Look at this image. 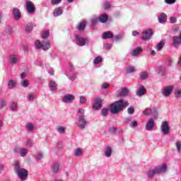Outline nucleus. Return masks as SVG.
Instances as JSON below:
<instances>
[{
	"instance_id": "f257e3e1",
	"label": "nucleus",
	"mask_w": 181,
	"mask_h": 181,
	"mask_svg": "<svg viewBox=\"0 0 181 181\" xmlns=\"http://www.w3.org/2000/svg\"><path fill=\"white\" fill-rule=\"evenodd\" d=\"M168 172V164L166 163L157 165L153 168H149L146 171L148 179H153L155 175H160V173H166Z\"/></svg>"
},
{
	"instance_id": "f03ea898",
	"label": "nucleus",
	"mask_w": 181,
	"mask_h": 181,
	"mask_svg": "<svg viewBox=\"0 0 181 181\" xmlns=\"http://www.w3.org/2000/svg\"><path fill=\"white\" fill-rule=\"evenodd\" d=\"M48 36H50V33L49 31L45 30L42 33V39H44L42 42H40L39 40L35 41V46L37 50H49L50 49V41L47 39Z\"/></svg>"
},
{
	"instance_id": "7ed1b4c3",
	"label": "nucleus",
	"mask_w": 181,
	"mask_h": 181,
	"mask_svg": "<svg viewBox=\"0 0 181 181\" xmlns=\"http://www.w3.org/2000/svg\"><path fill=\"white\" fill-rule=\"evenodd\" d=\"M128 105H129L128 101L119 100L112 103L109 107V110L112 114L116 115L118 114L119 111L125 110V108L127 107Z\"/></svg>"
},
{
	"instance_id": "20e7f679",
	"label": "nucleus",
	"mask_w": 181,
	"mask_h": 181,
	"mask_svg": "<svg viewBox=\"0 0 181 181\" xmlns=\"http://www.w3.org/2000/svg\"><path fill=\"white\" fill-rule=\"evenodd\" d=\"M14 172L21 180H25L28 177V172L26 169L22 168L21 163L18 160L14 161Z\"/></svg>"
},
{
	"instance_id": "39448f33",
	"label": "nucleus",
	"mask_w": 181,
	"mask_h": 181,
	"mask_svg": "<svg viewBox=\"0 0 181 181\" xmlns=\"http://www.w3.org/2000/svg\"><path fill=\"white\" fill-rule=\"evenodd\" d=\"M26 11L30 15H32V13H35V11H36V7L35 6V4L30 1H27L26 3Z\"/></svg>"
},
{
	"instance_id": "423d86ee",
	"label": "nucleus",
	"mask_w": 181,
	"mask_h": 181,
	"mask_svg": "<svg viewBox=\"0 0 181 181\" xmlns=\"http://www.w3.org/2000/svg\"><path fill=\"white\" fill-rule=\"evenodd\" d=\"M74 100H76V96H74V95L67 94L63 97V98L62 99V101L64 104H71V103H73Z\"/></svg>"
},
{
	"instance_id": "0eeeda50",
	"label": "nucleus",
	"mask_w": 181,
	"mask_h": 181,
	"mask_svg": "<svg viewBox=\"0 0 181 181\" xmlns=\"http://www.w3.org/2000/svg\"><path fill=\"white\" fill-rule=\"evenodd\" d=\"M29 150L26 148H21L20 147H15L13 148L14 153H20L22 158H25L28 155Z\"/></svg>"
},
{
	"instance_id": "6e6552de",
	"label": "nucleus",
	"mask_w": 181,
	"mask_h": 181,
	"mask_svg": "<svg viewBox=\"0 0 181 181\" xmlns=\"http://www.w3.org/2000/svg\"><path fill=\"white\" fill-rule=\"evenodd\" d=\"M170 128L169 127V122L167 121L162 122L160 126V131L164 135H168L169 134V131Z\"/></svg>"
},
{
	"instance_id": "1a4fd4ad",
	"label": "nucleus",
	"mask_w": 181,
	"mask_h": 181,
	"mask_svg": "<svg viewBox=\"0 0 181 181\" xmlns=\"http://www.w3.org/2000/svg\"><path fill=\"white\" fill-rule=\"evenodd\" d=\"M172 91H173V86H166L161 90V94L164 97H169L172 94Z\"/></svg>"
},
{
	"instance_id": "9d476101",
	"label": "nucleus",
	"mask_w": 181,
	"mask_h": 181,
	"mask_svg": "<svg viewBox=\"0 0 181 181\" xmlns=\"http://www.w3.org/2000/svg\"><path fill=\"white\" fill-rule=\"evenodd\" d=\"M152 35H153V32L152 30H146L143 32V35L141 37V40H149L151 39Z\"/></svg>"
},
{
	"instance_id": "9b49d317",
	"label": "nucleus",
	"mask_w": 181,
	"mask_h": 181,
	"mask_svg": "<svg viewBox=\"0 0 181 181\" xmlns=\"http://www.w3.org/2000/svg\"><path fill=\"white\" fill-rule=\"evenodd\" d=\"M75 39H76V45H78V46H86V39L78 35H75Z\"/></svg>"
},
{
	"instance_id": "f8f14e48",
	"label": "nucleus",
	"mask_w": 181,
	"mask_h": 181,
	"mask_svg": "<svg viewBox=\"0 0 181 181\" xmlns=\"http://www.w3.org/2000/svg\"><path fill=\"white\" fill-rule=\"evenodd\" d=\"M155 127V120L153 118L148 119L146 123V131H152Z\"/></svg>"
},
{
	"instance_id": "ddd939ff",
	"label": "nucleus",
	"mask_w": 181,
	"mask_h": 181,
	"mask_svg": "<svg viewBox=\"0 0 181 181\" xmlns=\"http://www.w3.org/2000/svg\"><path fill=\"white\" fill-rule=\"evenodd\" d=\"M101 103H102L101 98H96L95 99L94 104L93 105V110H95V111H98V110H101V107H102Z\"/></svg>"
},
{
	"instance_id": "4468645a",
	"label": "nucleus",
	"mask_w": 181,
	"mask_h": 181,
	"mask_svg": "<svg viewBox=\"0 0 181 181\" xmlns=\"http://www.w3.org/2000/svg\"><path fill=\"white\" fill-rule=\"evenodd\" d=\"M88 124V122L86 120V118L78 119V128H79V129L83 130L84 129V128H86V127H87Z\"/></svg>"
},
{
	"instance_id": "2eb2a0df",
	"label": "nucleus",
	"mask_w": 181,
	"mask_h": 181,
	"mask_svg": "<svg viewBox=\"0 0 181 181\" xmlns=\"http://www.w3.org/2000/svg\"><path fill=\"white\" fill-rule=\"evenodd\" d=\"M63 7H57L54 9L52 15L54 18H57L59 16H62L63 15Z\"/></svg>"
},
{
	"instance_id": "dca6fc26",
	"label": "nucleus",
	"mask_w": 181,
	"mask_h": 181,
	"mask_svg": "<svg viewBox=\"0 0 181 181\" xmlns=\"http://www.w3.org/2000/svg\"><path fill=\"white\" fill-rule=\"evenodd\" d=\"M103 155L105 158H111L112 156V147L107 146L103 151Z\"/></svg>"
},
{
	"instance_id": "f3484780",
	"label": "nucleus",
	"mask_w": 181,
	"mask_h": 181,
	"mask_svg": "<svg viewBox=\"0 0 181 181\" xmlns=\"http://www.w3.org/2000/svg\"><path fill=\"white\" fill-rule=\"evenodd\" d=\"M13 14L14 16L15 21H19L22 18V13H21V10L18 8H14L13 9Z\"/></svg>"
},
{
	"instance_id": "a211bd4d",
	"label": "nucleus",
	"mask_w": 181,
	"mask_h": 181,
	"mask_svg": "<svg viewBox=\"0 0 181 181\" xmlns=\"http://www.w3.org/2000/svg\"><path fill=\"white\" fill-rule=\"evenodd\" d=\"M173 45L174 47H179L181 45V38L180 37L174 36L173 37Z\"/></svg>"
},
{
	"instance_id": "6ab92c4d",
	"label": "nucleus",
	"mask_w": 181,
	"mask_h": 181,
	"mask_svg": "<svg viewBox=\"0 0 181 181\" xmlns=\"http://www.w3.org/2000/svg\"><path fill=\"white\" fill-rule=\"evenodd\" d=\"M18 62H19V57H18L17 55H11L10 57V61H9L10 64L13 66L15 64H18Z\"/></svg>"
},
{
	"instance_id": "aec40b11",
	"label": "nucleus",
	"mask_w": 181,
	"mask_h": 181,
	"mask_svg": "<svg viewBox=\"0 0 181 181\" xmlns=\"http://www.w3.org/2000/svg\"><path fill=\"white\" fill-rule=\"evenodd\" d=\"M112 37H114V34L111 31L104 32L102 35L103 40H105V39H112Z\"/></svg>"
},
{
	"instance_id": "412c9836",
	"label": "nucleus",
	"mask_w": 181,
	"mask_h": 181,
	"mask_svg": "<svg viewBox=\"0 0 181 181\" xmlns=\"http://www.w3.org/2000/svg\"><path fill=\"white\" fill-rule=\"evenodd\" d=\"M25 128L27 132H33L35 131V124L28 122L25 124Z\"/></svg>"
},
{
	"instance_id": "4be33fe9",
	"label": "nucleus",
	"mask_w": 181,
	"mask_h": 181,
	"mask_svg": "<svg viewBox=\"0 0 181 181\" xmlns=\"http://www.w3.org/2000/svg\"><path fill=\"white\" fill-rule=\"evenodd\" d=\"M49 87L52 93H56V90H57V84L56 83L55 81H49Z\"/></svg>"
},
{
	"instance_id": "5701e85b",
	"label": "nucleus",
	"mask_w": 181,
	"mask_h": 181,
	"mask_svg": "<svg viewBox=\"0 0 181 181\" xmlns=\"http://www.w3.org/2000/svg\"><path fill=\"white\" fill-rule=\"evenodd\" d=\"M140 53H142V48L141 47H138L132 50L130 54L131 56L135 57L138 56Z\"/></svg>"
},
{
	"instance_id": "b1692460",
	"label": "nucleus",
	"mask_w": 181,
	"mask_h": 181,
	"mask_svg": "<svg viewBox=\"0 0 181 181\" xmlns=\"http://www.w3.org/2000/svg\"><path fill=\"white\" fill-rule=\"evenodd\" d=\"M145 93H146V89L144 86H140L137 89L136 94L138 97H142V95H145Z\"/></svg>"
},
{
	"instance_id": "393cba45",
	"label": "nucleus",
	"mask_w": 181,
	"mask_h": 181,
	"mask_svg": "<svg viewBox=\"0 0 181 181\" xmlns=\"http://www.w3.org/2000/svg\"><path fill=\"white\" fill-rule=\"evenodd\" d=\"M83 150L81 148H77L74 150V156L76 158H80V156H83Z\"/></svg>"
},
{
	"instance_id": "a878e982",
	"label": "nucleus",
	"mask_w": 181,
	"mask_h": 181,
	"mask_svg": "<svg viewBox=\"0 0 181 181\" xmlns=\"http://www.w3.org/2000/svg\"><path fill=\"white\" fill-rule=\"evenodd\" d=\"M168 16L165 13H162L159 16H158V22L160 23H166Z\"/></svg>"
},
{
	"instance_id": "bb28decb",
	"label": "nucleus",
	"mask_w": 181,
	"mask_h": 181,
	"mask_svg": "<svg viewBox=\"0 0 181 181\" xmlns=\"http://www.w3.org/2000/svg\"><path fill=\"white\" fill-rule=\"evenodd\" d=\"M98 19L101 23H105V22L108 21V15L101 14L99 17H98Z\"/></svg>"
},
{
	"instance_id": "cd10ccee",
	"label": "nucleus",
	"mask_w": 181,
	"mask_h": 181,
	"mask_svg": "<svg viewBox=\"0 0 181 181\" xmlns=\"http://www.w3.org/2000/svg\"><path fill=\"white\" fill-rule=\"evenodd\" d=\"M76 29L80 32L86 29V21H81L79 22L76 26Z\"/></svg>"
},
{
	"instance_id": "c85d7f7f",
	"label": "nucleus",
	"mask_w": 181,
	"mask_h": 181,
	"mask_svg": "<svg viewBox=\"0 0 181 181\" xmlns=\"http://www.w3.org/2000/svg\"><path fill=\"white\" fill-rule=\"evenodd\" d=\"M59 170H60V164L57 163H54L52 167V172L53 173H59Z\"/></svg>"
},
{
	"instance_id": "c756f323",
	"label": "nucleus",
	"mask_w": 181,
	"mask_h": 181,
	"mask_svg": "<svg viewBox=\"0 0 181 181\" xmlns=\"http://www.w3.org/2000/svg\"><path fill=\"white\" fill-rule=\"evenodd\" d=\"M128 93H129V90L128 89H127V88H123L119 92V97H127V95H128Z\"/></svg>"
},
{
	"instance_id": "7c9ffc66",
	"label": "nucleus",
	"mask_w": 181,
	"mask_h": 181,
	"mask_svg": "<svg viewBox=\"0 0 181 181\" xmlns=\"http://www.w3.org/2000/svg\"><path fill=\"white\" fill-rule=\"evenodd\" d=\"M8 88H15V87H16V81H14V80H10L8 82Z\"/></svg>"
},
{
	"instance_id": "2f4dec72",
	"label": "nucleus",
	"mask_w": 181,
	"mask_h": 181,
	"mask_svg": "<svg viewBox=\"0 0 181 181\" xmlns=\"http://www.w3.org/2000/svg\"><path fill=\"white\" fill-rule=\"evenodd\" d=\"M84 112H85L84 109H78V119H81V118H85V117H84Z\"/></svg>"
},
{
	"instance_id": "473e14b6",
	"label": "nucleus",
	"mask_w": 181,
	"mask_h": 181,
	"mask_svg": "<svg viewBox=\"0 0 181 181\" xmlns=\"http://www.w3.org/2000/svg\"><path fill=\"white\" fill-rule=\"evenodd\" d=\"M21 87H23V88H28V87H29V81L28 80L21 81Z\"/></svg>"
},
{
	"instance_id": "72a5a7b5",
	"label": "nucleus",
	"mask_w": 181,
	"mask_h": 181,
	"mask_svg": "<svg viewBox=\"0 0 181 181\" xmlns=\"http://www.w3.org/2000/svg\"><path fill=\"white\" fill-rule=\"evenodd\" d=\"M102 62H103V57L101 56H98L94 59L93 64H100V63H102Z\"/></svg>"
},
{
	"instance_id": "f704fd0d",
	"label": "nucleus",
	"mask_w": 181,
	"mask_h": 181,
	"mask_svg": "<svg viewBox=\"0 0 181 181\" xmlns=\"http://www.w3.org/2000/svg\"><path fill=\"white\" fill-rule=\"evenodd\" d=\"M164 45H165V43L163 42V41L160 42L156 46V50H158V52H160V50H162V49H163Z\"/></svg>"
},
{
	"instance_id": "c9c22d12",
	"label": "nucleus",
	"mask_w": 181,
	"mask_h": 181,
	"mask_svg": "<svg viewBox=\"0 0 181 181\" xmlns=\"http://www.w3.org/2000/svg\"><path fill=\"white\" fill-rule=\"evenodd\" d=\"M152 110L150 107H147L143 111V114L144 115H152Z\"/></svg>"
},
{
	"instance_id": "e433bc0d",
	"label": "nucleus",
	"mask_w": 181,
	"mask_h": 181,
	"mask_svg": "<svg viewBox=\"0 0 181 181\" xmlns=\"http://www.w3.org/2000/svg\"><path fill=\"white\" fill-rule=\"evenodd\" d=\"M140 80H146L148 78V73L146 72H141L139 75Z\"/></svg>"
},
{
	"instance_id": "4c0bfd02",
	"label": "nucleus",
	"mask_w": 181,
	"mask_h": 181,
	"mask_svg": "<svg viewBox=\"0 0 181 181\" xmlns=\"http://www.w3.org/2000/svg\"><path fill=\"white\" fill-rule=\"evenodd\" d=\"M11 111H16L18 110V103L16 102H13L10 106Z\"/></svg>"
},
{
	"instance_id": "58836bf2",
	"label": "nucleus",
	"mask_w": 181,
	"mask_h": 181,
	"mask_svg": "<svg viewBox=\"0 0 181 181\" xmlns=\"http://www.w3.org/2000/svg\"><path fill=\"white\" fill-rule=\"evenodd\" d=\"M4 33V35H11L12 33V28L11 27H6Z\"/></svg>"
},
{
	"instance_id": "ea45409f",
	"label": "nucleus",
	"mask_w": 181,
	"mask_h": 181,
	"mask_svg": "<svg viewBox=\"0 0 181 181\" xmlns=\"http://www.w3.org/2000/svg\"><path fill=\"white\" fill-rule=\"evenodd\" d=\"M165 71H166V69L163 66H159L158 68V74H160V76H163L165 74Z\"/></svg>"
},
{
	"instance_id": "a19ab883",
	"label": "nucleus",
	"mask_w": 181,
	"mask_h": 181,
	"mask_svg": "<svg viewBox=\"0 0 181 181\" xmlns=\"http://www.w3.org/2000/svg\"><path fill=\"white\" fill-rule=\"evenodd\" d=\"M86 103H87V98H86V97H84V96H80L79 97V103L83 105V104H86Z\"/></svg>"
},
{
	"instance_id": "79ce46f5",
	"label": "nucleus",
	"mask_w": 181,
	"mask_h": 181,
	"mask_svg": "<svg viewBox=\"0 0 181 181\" xmlns=\"http://www.w3.org/2000/svg\"><path fill=\"white\" fill-rule=\"evenodd\" d=\"M151 115H153L154 117V118H157V117L158 115V108L154 107L153 109H152Z\"/></svg>"
},
{
	"instance_id": "37998d69",
	"label": "nucleus",
	"mask_w": 181,
	"mask_h": 181,
	"mask_svg": "<svg viewBox=\"0 0 181 181\" xmlns=\"http://www.w3.org/2000/svg\"><path fill=\"white\" fill-rule=\"evenodd\" d=\"M35 97H36V95H35V94H28L27 95V100H28V101H33V100H35Z\"/></svg>"
},
{
	"instance_id": "c03bdc74",
	"label": "nucleus",
	"mask_w": 181,
	"mask_h": 181,
	"mask_svg": "<svg viewBox=\"0 0 181 181\" xmlns=\"http://www.w3.org/2000/svg\"><path fill=\"white\" fill-rule=\"evenodd\" d=\"M175 148L177 149L178 152H181V141H177L175 142Z\"/></svg>"
},
{
	"instance_id": "a18cd8bd",
	"label": "nucleus",
	"mask_w": 181,
	"mask_h": 181,
	"mask_svg": "<svg viewBox=\"0 0 181 181\" xmlns=\"http://www.w3.org/2000/svg\"><path fill=\"white\" fill-rule=\"evenodd\" d=\"M135 72V67L130 66L127 68V73L131 74V73H134Z\"/></svg>"
},
{
	"instance_id": "49530a36",
	"label": "nucleus",
	"mask_w": 181,
	"mask_h": 181,
	"mask_svg": "<svg viewBox=\"0 0 181 181\" xmlns=\"http://www.w3.org/2000/svg\"><path fill=\"white\" fill-rule=\"evenodd\" d=\"M57 132L59 134H64L66 132V127H59L57 128Z\"/></svg>"
},
{
	"instance_id": "de8ad7c7",
	"label": "nucleus",
	"mask_w": 181,
	"mask_h": 181,
	"mask_svg": "<svg viewBox=\"0 0 181 181\" xmlns=\"http://www.w3.org/2000/svg\"><path fill=\"white\" fill-rule=\"evenodd\" d=\"M127 112L128 114H129L130 115H132V114H134L135 112V109L132 107L130 106L129 107H128L127 109Z\"/></svg>"
},
{
	"instance_id": "09e8293b",
	"label": "nucleus",
	"mask_w": 181,
	"mask_h": 181,
	"mask_svg": "<svg viewBox=\"0 0 181 181\" xmlns=\"http://www.w3.org/2000/svg\"><path fill=\"white\" fill-rule=\"evenodd\" d=\"M43 158V153L39 152L37 153V156L35 157L36 160H40V159Z\"/></svg>"
},
{
	"instance_id": "8fccbe9b",
	"label": "nucleus",
	"mask_w": 181,
	"mask_h": 181,
	"mask_svg": "<svg viewBox=\"0 0 181 181\" xmlns=\"http://www.w3.org/2000/svg\"><path fill=\"white\" fill-rule=\"evenodd\" d=\"M129 125L131 128H135L136 127H138V122L136 121H133L130 122Z\"/></svg>"
},
{
	"instance_id": "3c124183",
	"label": "nucleus",
	"mask_w": 181,
	"mask_h": 181,
	"mask_svg": "<svg viewBox=\"0 0 181 181\" xmlns=\"http://www.w3.org/2000/svg\"><path fill=\"white\" fill-rule=\"evenodd\" d=\"M165 3L168 5H173L175 2H176V0H164Z\"/></svg>"
},
{
	"instance_id": "603ef678",
	"label": "nucleus",
	"mask_w": 181,
	"mask_h": 181,
	"mask_svg": "<svg viewBox=\"0 0 181 181\" xmlns=\"http://www.w3.org/2000/svg\"><path fill=\"white\" fill-rule=\"evenodd\" d=\"M176 22H177V18H176V17L172 16L170 18V23H176Z\"/></svg>"
},
{
	"instance_id": "864d4df0",
	"label": "nucleus",
	"mask_w": 181,
	"mask_h": 181,
	"mask_svg": "<svg viewBox=\"0 0 181 181\" xmlns=\"http://www.w3.org/2000/svg\"><path fill=\"white\" fill-rule=\"evenodd\" d=\"M62 2V0H52L51 5H59Z\"/></svg>"
},
{
	"instance_id": "5fc2aeb1",
	"label": "nucleus",
	"mask_w": 181,
	"mask_h": 181,
	"mask_svg": "<svg viewBox=\"0 0 181 181\" xmlns=\"http://www.w3.org/2000/svg\"><path fill=\"white\" fill-rule=\"evenodd\" d=\"M102 115L107 117V115H108V109H102Z\"/></svg>"
},
{
	"instance_id": "6e6d98bb",
	"label": "nucleus",
	"mask_w": 181,
	"mask_h": 181,
	"mask_svg": "<svg viewBox=\"0 0 181 181\" xmlns=\"http://www.w3.org/2000/svg\"><path fill=\"white\" fill-rule=\"evenodd\" d=\"M68 76V78L69 80H71V81H74V80H76V74H73V75H67Z\"/></svg>"
},
{
	"instance_id": "4d7b16f0",
	"label": "nucleus",
	"mask_w": 181,
	"mask_h": 181,
	"mask_svg": "<svg viewBox=\"0 0 181 181\" xmlns=\"http://www.w3.org/2000/svg\"><path fill=\"white\" fill-rule=\"evenodd\" d=\"M33 28L32 27V25L28 24V25H27V26H26L25 30H26L27 32H30L31 30H33Z\"/></svg>"
},
{
	"instance_id": "13d9d810",
	"label": "nucleus",
	"mask_w": 181,
	"mask_h": 181,
	"mask_svg": "<svg viewBox=\"0 0 181 181\" xmlns=\"http://www.w3.org/2000/svg\"><path fill=\"white\" fill-rule=\"evenodd\" d=\"M110 8H111V4H110V3L106 2L104 4V9H110Z\"/></svg>"
},
{
	"instance_id": "bf43d9fd",
	"label": "nucleus",
	"mask_w": 181,
	"mask_h": 181,
	"mask_svg": "<svg viewBox=\"0 0 181 181\" xmlns=\"http://www.w3.org/2000/svg\"><path fill=\"white\" fill-rule=\"evenodd\" d=\"M6 105V101L5 100L2 99L0 102V108H4Z\"/></svg>"
},
{
	"instance_id": "052dcab7",
	"label": "nucleus",
	"mask_w": 181,
	"mask_h": 181,
	"mask_svg": "<svg viewBox=\"0 0 181 181\" xmlns=\"http://www.w3.org/2000/svg\"><path fill=\"white\" fill-rule=\"evenodd\" d=\"M105 49H106L107 50H110L111 49V47H112V45L111 44H106L104 45Z\"/></svg>"
},
{
	"instance_id": "680f3d73",
	"label": "nucleus",
	"mask_w": 181,
	"mask_h": 181,
	"mask_svg": "<svg viewBox=\"0 0 181 181\" xmlns=\"http://www.w3.org/2000/svg\"><path fill=\"white\" fill-rule=\"evenodd\" d=\"M26 145L27 146H32V145H33V141H32L30 139H28L26 141Z\"/></svg>"
},
{
	"instance_id": "e2e57ef3",
	"label": "nucleus",
	"mask_w": 181,
	"mask_h": 181,
	"mask_svg": "<svg viewBox=\"0 0 181 181\" xmlns=\"http://www.w3.org/2000/svg\"><path fill=\"white\" fill-rule=\"evenodd\" d=\"M107 87H110V83H103L101 86V89L102 90H105V88H107Z\"/></svg>"
},
{
	"instance_id": "0e129e2a",
	"label": "nucleus",
	"mask_w": 181,
	"mask_h": 181,
	"mask_svg": "<svg viewBox=\"0 0 181 181\" xmlns=\"http://www.w3.org/2000/svg\"><path fill=\"white\" fill-rule=\"evenodd\" d=\"M48 73L50 76H53L54 74V69H53V68H49L48 69Z\"/></svg>"
},
{
	"instance_id": "69168bd1",
	"label": "nucleus",
	"mask_w": 181,
	"mask_h": 181,
	"mask_svg": "<svg viewBox=\"0 0 181 181\" xmlns=\"http://www.w3.org/2000/svg\"><path fill=\"white\" fill-rule=\"evenodd\" d=\"M116 40H122L124 39V35H118L115 36Z\"/></svg>"
},
{
	"instance_id": "338daca9",
	"label": "nucleus",
	"mask_w": 181,
	"mask_h": 181,
	"mask_svg": "<svg viewBox=\"0 0 181 181\" xmlns=\"http://www.w3.org/2000/svg\"><path fill=\"white\" fill-rule=\"evenodd\" d=\"M98 21H99V20H98V17H96V18H93V19H92V21H91V22H92V24H93V25H95V23H97V22H98Z\"/></svg>"
},
{
	"instance_id": "774afa93",
	"label": "nucleus",
	"mask_w": 181,
	"mask_h": 181,
	"mask_svg": "<svg viewBox=\"0 0 181 181\" xmlns=\"http://www.w3.org/2000/svg\"><path fill=\"white\" fill-rule=\"evenodd\" d=\"M175 97H177V98H180V97H181V90H178L175 93Z\"/></svg>"
}]
</instances>
